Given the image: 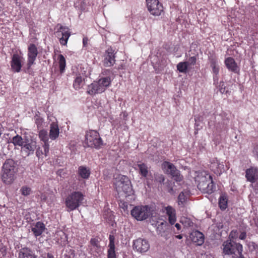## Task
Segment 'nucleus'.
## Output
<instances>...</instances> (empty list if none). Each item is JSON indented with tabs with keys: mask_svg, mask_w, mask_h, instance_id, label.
Wrapping results in <instances>:
<instances>
[{
	"mask_svg": "<svg viewBox=\"0 0 258 258\" xmlns=\"http://www.w3.org/2000/svg\"><path fill=\"white\" fill-rule=\"evenodd\" d=\"M45 229V226L41 222H37L32 226L31 230L36 237L41 235Z\"/></svg>",
	"mask_w": 258,
	"mask_h": 258,
	"instance_id": "obj_21",
	"label": "nucleus"
},
{
	"mask_svg": "<svg viewBox=\"0 0 258 258\" xmlns=\"http://www.w3.org/2000/svg\"><path fill=\"white\" fill-rule=\"evenodd\" d=\"M152 178V181L156 182L160 184L164 183L165 180L164 176L162 174L158 172L154 173Z\"/></svg>",
	"mask_w": 258,
	"mask_h": 258,
	"instance_id": "obj_35",
	"label": "nucleus"
},
{
	"mask_svg": "<svg viewBox=\"0 0 258 258\" xmlns=\"http://www.w3.org/2000/svg\"><path fill=\"white\" fill-rule=\"evenodd\" d=\"M88 39L87 38H84L83 39V43L84 46H86L87 44Z\"/></svg>",
	"mask_w": 258,
	"mask_h": 258,
	"instance_id": "obj_48",
	"label": "nucleus"
},
{
	"mask_svg": "<svg viewBox=\"0 0 258 258\" xmlns=\"http://www.w3.org/2000/svg\"><path fill=\"white\" fill-rule=\"evenodd\" d=\"M175 227L178 230H179L181 229V225L178 223H176L175 224Z\"/></svg>",
	"mask_w": 258,
	"mask_h": 258,
	"instance_id": "obj_49",
	"label": "nucleus"
},
{
	"mask_svg": "<svg viewBox=\"0 0 258 258\" xmlns=\"http://www.w3.org/2000/svg\"><path fill=\"white\" fill-rule=\"evenodd\" d=\"M21 191L22 195L27 196L29 195L31 192V189L27 186H23L21 188Z\"/></svg>",
	"mask_w": 258,
	"mask_h": 258,
	"instance_id": "obj_39",
	"label": "nucleus"
},
{
	"mask_svg": "<svg viewBox=\"0 0 258 258\" xmlns=\"http://www.w3.org/2000/svg\"><path fill=\"white\" fill-rule=\"evenodd\" d=\"M41 199L43 200H46V198L45 196H42Z\"/></svg>",
	"mask_w": 258,
	"mask_h": 258,
	"instance_id": "obj_51",
	"label": "nucleus"
},
{
	"mask_svg": "<svg viewBox=\"0 0 258 258\" xmlns=\"http://www.w3.org/2000/svg\"><path fill=\"white\" fill-rule=\"evenodd\" d=\"M227 197L225 194H222L219 199V206L221 210H225L227 207Z\"/></svg>",
	"mask_w": 258,
	"mask_h": 258,
	"instance_id": "obj_32",
	"label": "nucleus"
},
{
	"mask_svg": "<svg viewBox=\"0 0 258 258\" xmlns=\"http://www.w3.org/2000/svg\"><path fill=\"white\" fill-rule=\"evenodd\" d=\"M98 82L101 86V88L103 89V91L104 92L107 87H108L111 83V80L109 77H104L100 79Z\"/></svg>",
	"mask_w": 258,
	"mask_h": 258,
	"instance_id": "obj_33",
	"label": "nucleus"
},
{
	"mask_svg": "<svg viewBox=\"0 0 258 258\" xmlns=\"http://www.w3.org/2000/svg\"><path fill=\"white\" fill-rule=\"evenodd\" d=\"M229 236H231L232 237H233L232 232L230 233Z\"/></svg>",
	"mask_w": 258,
	"mask_h": 258,
	"instance_id": "obj_53",
	"label": "nucleus"
},
{
	"mask_svg": "<svg viewBox=\"0 0 258 258\" xmlns=\"http://www.w3.org/2000/svg\"><path fill=\"white\" fill-rule=\"evenodd\" d=\"M209 60L210 61V66L212 68L213 72L217 75L219 73V68L217 64V60L216 57L214 55L209 56Z\"/></svg>",
	"mask_w": 258,
	"mask_h": 258,
	"instance_id": "obj_28",
	"label": "nucleus"
},
{
	"mask_svg": "<svg viewBox=\"0 0 258 258\" xmlns=\"http://www.w3.org/2000/svg\"><path fill=\"white\" fill-rule=\"evenodd\" d=\"M148 11L151 15L160 16L163 11L162 5L158 0H146Z\"/></svg>",
	"mask_w": 258,
	"mask_h": 258,
	"instance_id": "obj_8",
	"label": "nucleus"
},
{
	"mask_svg": "<svg viewBox=\"0 0 258 258\" xmlns=\"http://www.w3.org/2000/svg\"><path fill=\"white\" fill-rule=\"evenodd\" d=\"M46 258H54L53 255L51 253H47Z\"/></svg>",
	"mask_w": 258,
	"mask_h": 258,
	"instance_id": "obj_47",
	"label": "nucleus"
},
{
	"mask_svg": "<svg viewBox=\"0 0 258 258\" xmlns=\"http://www.w3.org/2000/svg\"><path fill=\"white\" fill-rule=\"evenodd\" d=\"M175 237L177 239H181L182 238V235L179 234V235H176Z\"/></svg>",
	"mask_w": 258,
	"mask_h": 258,
	"instance_id": "obj_50",
	"label": "nucleus"
},
{
	"mask_svg": "<svg viewBox=\"0 0 258 258\" xmlns=\"http://www.w3.org/2000/svg\"><path fill=\"white\" fill-rule=\"evenodd\" d=\"M15 163L12 159L6 160L3 166L2 178L7 184L12 183L15 179Z\"/></svg>",
	"mask_w": 258,
	"mask_h": 258,
	"instance_id": "obj_2",
	"label": "nucleus"
},
{
	"mask_svg": "<svg viewBox=\"0 0 258 258\" xmlns=\"http://www.w3.org/2000/svg\"><path fill=\"white\" fill-rule=\"evenodd\" d=\"M75 5H76V7H78V6L77 5V3H75Z\"/></svg>",
	"mask_w": 258,
	"mask_h": 258,
	"instance_id": "obj_56",
	"label": "nucleus"
},
{
	"mask_svg": "<svg viewBox=\"0 0 258 258\" xmlns=\"http://www.w3.org/2000/svg\"><path fill=\"white\" fill-rule=\"evenodd\" d=\"M84 195L80 191H73L69 194L65 200V205L68 212L77 209L82 203Z\"/></svg>",
	"mask_w": 258,
	"mask_h": 258,
	"instance_id": "obj_4",
	"label": "nucleus"
},
{
	"mask_svg": "<svg viewBox=\"0 0 258 258\" xmlns=\"http://www.w3.org/2000/svg\"><path fill=\"white\" fill-rule=\"evenodd\" d=\"M210 167L217 174L220 175L222 172L224 171V166L223 164L220 163L217 158H214L212 160Z\"/></svg>",
	"mask_w": 258,
	"mask_h": 258,
	"instance_id": "obj_19",
	"label": "nucleus"
},
{
	"mask_svg": "<svg viewBox=\"0 0 258 258\" xmlns=\"http://www.w3.org/2000/svg\"><path fill=\"white\" fill-rule=\"evenodd\" d=\"M197 60V56H193L190 57L189 58L188 60L185 62H187V64H188V66L189 67L190 66L195 65L196 63Z\"/></svg>",
	"mask_w": 258,
	"mask_h": 258,
	"instance_id": "obj_40",
	"label": "nucleus"
},
{
	"mask_svg": "<svg viewBox=\"0 0 258 258\" xmlns=\"http://www.w3.org/2000/svg\"><path fill=\"white\" fill-rule=\"evenodd\" d=\"M215 127L217 131H220L224 128L225 124V119L221 115L215 117Z\"/></svg>",
	"mask_w": 258,
	"mask_h": 258,
	"instance_id": "obj_29",
	"label": "nucleus"
},
{
	"mask_svg": "<svg viewBox=\"0 0 258 258\" xmlns=\"http://www.w3.org/2000/svg\"><path fill=\"white\" fill-rule=\"evenodd\" d=\"M23 57L18 54L13 55L11 66L12 69L14 72H20L22 68V59Z\"/></svg>",
	"mask_w": 258,
	"mask_h": 258,
	"instance_id": "obj_14",
	"label": "nucleus"
},
{
	"mask_svg": "<svg viewBox=\"0 0 258 258\" xmlns=\"http://www.w3.org/2000/svg\"><path fill=\"white\" fill-rule=\"evenodd\" d=\"M137 166L139 169L140 174L144 177H147L148 174L149 173L147 165L146 164L142 163L141 162H138V163L137 164Z\"/></svg>",
	"mask_w": 258,
	"mask_h": 258,
	"instance_id": "obj_30",
	"label": "nucleus"
},
{
	"mask_svg": "<svg viewBox=\"0 0 258 258\" xmlns=\"http://www.w3.org/2000/svg\"><path fill=\"white\" fill-rule=\"evenodd\" d=\"M43 154L44 155V149L43 151L42 149L40 147L38 148V149H37L36 151V155L37 157L39 158L42 155H43Z\"/></svg>",
	"mask_w": 258,
	"mask_h": 258,
	"instance_id": "obj_43",
	"label": "nucleus"
},
{
	"mask_svg": "<svg viewBox=\"0 0 258 258\" xmlns=\"http://www.w3.org/2000/svg\"><path fill=\"white\" fill-rule=\"evenodd\" d=\"M225 64L227 68L230 71L236 73L238 72V67L234 58L229 57L225 59Z\"/></svg>",
	"mask_w": 258,
	"mask_h": 258,
	"instance_id": "obj_23",
	"label": "nucleus"
},
{
	"mask_svg": "<svg viewBox=\"0 0 258 258\" xmlns=\"http://www.w3.org/2000/svg\"><path fill=\"white\" fill-rule=\"evenodd\" d=\"M83 9H84V7H83V6H81V9H83Z\"/></svg>",
	"mask_w": 258,
	"mask_h": 258,
	"instance_id": "obj_55",
	"label": "nucleus"
},
{
	"mask_svg": "<svg viewBox=\"0 0 258 258\" xmlns=\"http://www.w3.org/2000/svg\"><path fill=\"white\" fill-rule=\"evenodd\" d=\"M84 144L88 147L99 149L103 145V141L97 131L90 130L86 133Z\"/></svg>",
	"mask_w": 258,
	"mask_h": 258,
	"instance_id": "obj_6",
	"label": "nucleus"
},
{
	"mask_svg": "<svg viewBox=\"0 0 258 258\" xmlns=\"http://www.w3.org/2000/svg\"><path fill=\"white\" fill-rule=\"evenodd\" d=\"M26 137H28V136L24 135L23 137H21L17 135L12 138L11 143H12L15 146H20L22 148L25 143V141L24 139Z\"/></svg>",
	"mask_w": 258,
	"mask_h": 258,
	"instance_id": "obj_27",
	"label": "nucleus"
},
{
	"mask_svg": "<svg viewBox=\"0 0 258 258\" xmlns=\"http://www.w3.org/2000/svg\"><path fill=\"white\" fill-rule=\"evenodd\" d=\"M39 137L44 142L42 147L44 150V155L47 156L49 150L47 132L44 130H41L39 133Z\"/></svg>",
	"mask_w": 258,
	"mask_h": 258,
	"instance_id": "obj_15",
	"label": "nucleus"
},
{
	"mask_svg": "<svg viewBox=\"0 0 258 258\" xmlns=\"http://www.w3.org/2000/svg\"><path fill=\"white\" fill-rule=\"evenodd\" d=\"M195 177L198 188L204 193L211 194L214 191V184L212 176L207 171H196Z\"/></svg>",
	"mask_w": 258,
	"mask_h": 258,
	"instance_id": "obj_1",
	"label": "nucleus"
},
{
	"mask_svg": "<svg viewBox=\"0 0 258 258\" xmlns=\"http://www.w3.org/2000/svg\"><path fill=\"white\" fill-rule=\"evenodd\" d=\"M38 121H39V119H36V123H38Z\"/></svg>",
	"mask_w": 258,
	"mask_h": 258,
	"instance_id": "obj_54",
	"label": "nucleus"
},
{
	"mask_svg": "<svg viewBox=\"0 0 258 258\" xmlns=\"http://www.w3.org/2000/svg\"><path fill=\"white\" fill-rule=\"evenodd\" d=\"M115 188L118 194L123 192L127 196L133 194L131 182L126 176L119 175L114 183Z\"/></svg>",
	"mask_w": 258,
	"mask_h": 258,
	"instance_id": "obj_5",
	"label": "nucleus"
},
{
	"mask_svg": "<svg viewBox=\"0 0 258 258\" xmlns=\"http://www.w3.org/2000/svg\"><path fill=\"white\" fill-rule=\"evenodd\" d=\"M90 243L93 246H98L99 241L95 238H92L90 240Z\"/></svg>",
	"mask_w": 258,
	"mask_h": 258,
	"instance_id": "obj_44",
	"label": "nucleus"
},
{
	"mask_svg": "<svg viewBox=\"0 0 258 258\" xmlns=\"http://www.w3.org/2000/svg\"><path fill=\"white\" fill-rule=\"evenodd\" d=\"M131 215L138 221L145 220L151 215L150 208L148 206H136L131 211Z\"/></svg>",
	"mask_w": 258,
	"mask_h": 258,
	"instance_id": "obj_7",
	"label": "nucleus"
},
{
	"mask_svg": "<svg viewBox=\"0 0 258 258\" xmlns=\"http://www.w3.org/2000/svg\"><path fill=\"white\" fill-rule=\"evenodd\" d=\"M190 238L192 242L197 245H201L204 242V236L202 232L199 231L192 232L190 235Z\"/></svg>",
	"mask_w": 258,
	"mask_h": 258,
	"instance_id": "obj_20",
	"label": "nucleus"
},
{
	"mask_svg": "<svg viewBox=\"0 0 258 258\" xmlns=\"http://www.w3.org/2000/svg\"><path fill=\"white\" fill-rule=\"evenodd\" d=\"M223 252L225 254L231 255L232 258H245L242 254V245L233 240L225 241L223 244Z\"/></svg>",
	"mask_w": 258,
	"mask_h": 258,
	"instance_id": "obj_3",
	"label": "nucleus"
},
{
	"mask_svg": "<svg viewBox=\"0 0 258 258\" xmlns=\"http://www.w3.org/2000/svg\"><path fill=\"white\" fill-rule=\"evenodd\" d=\"M57 33H61L62 35L61 37L59 39L60 44L63 45H66L71 35L70 32L69 31L68 28L60 25Z\"/></svg>",
	"mask_w": 258,
	"mask_h": 258,
	"instance_id": "obj_18",
	"label": "nucleus"
},
{
	"mask_svg": "<svg viewBox=\"0 0 258 258\" xmlns=\"http://www.w3.org/2000/svg\"><path fill=\"white\" fill-rule=\"evenodd\" d=\"M59 130L56 122H53L50 124L49 137L52 140H55L59 136Z\"/></svg>",
	"mask_w": 258,
	"mask_h": 258,
	"instance_id": "obj_25",
	"label": "nucleus"
},
{
	"mask_svg": "<svg viewBox=\"0 0 258 258\" xmlns=\"http://www.w3.org/2000/svg\"><path fill=\"white\" fill-rule=\"evenodd\" d=\"M166 214L168 216V220L169 223L173 225L176 220V214L175 209L170 206H168L165 208Z\"/></svg>",
	"mask_w": 258,
	"mask_h": 258,
	"instance_id": "obj_24",
	"label": "nucleus"
},
{
	"mask_svg": "<svg viewBox=\"0 0 258 258\" xmlns=\"http://www.w3.org/2000/svg\"><path fill=\"white\" fill-rule=\"evenodd\" d=\"M103 92V89L98 81H94L92 84L88 85L87 91V93L91 95H94Z\"/></svg>",
	"mask_w": 258,
	"mask_h": 258,
	"instance_id": "obj_17",
	"label": "nucleus"
},
{
	"mask_svg": "<svg viewBox=\"0 0 258 258\" xmlns=\"http://www.w3.org/2000/svg\"><path fill=\"white\" fill-rule=\"evenodd\" d=\"M109 239V243L108 245L109 248L107 251V257L116 258L115 251L114 236L113 235H110Z\"/></svg>",
	"mask_w": 258,
	"mask_h": 258,
	"instance_id": "obj_22",
	"label": "nucleus"
},
{
	"mask_svg": "<svg viewBox=\"0 0 258 258\" xmlns=\"http://www.w3.org/2000/svg\"><path fill=\"white\" fill-rule=\"evenodd\" d=\"M83 80L84 79L80 75L78 76L75 78L74 82L73 83V86L74 88L77 90L82 88L83 85Z\"/></svg>",
	"mask_w": 258,
	"mask_h": 258,
	"instance_id": "obj_36",
	"label": "nucleus"
},
{
	"mask_svg": "<svg viewBox=\"0 0 258 258\" xmlns=\"http://www.w3.org/2000/svg\"><path fill=\"white\" fill-rule=\"evenodd\" d=\"M186 198L183 192L180 193L178 197L179 205L180 203L183 204L186 201Z\"/></svg>",
	"mask_w": 258,
	"mask_h": 258,
	"instance_id": "obj_41",
	"label": "nucleus"
},
{
	"mask_svg": "<svg viewBox=\"0 0 258 258\" xmlns=\"http://www.w3.org/2000/svg\"><path fill=\"white\" fill-rule=\"evenodd\" d=\"M59 70L61 73H62L66 67V59L62 54L58 56Z\"/></svg>",
	"mask_w": 258,
	"mask_h": 258,
	"instance_id": "obj_38",
	"label": "nucleus"
},
{
	"mask_svg": "<svg viewBox=\"0 0 258 258\" xmlns=\"http://www.w3.org/2000/svg\"><path fill=\"white\" fill-rule=\"evenodd\" d=\"M38 54V50L36 46L34 44H30L28 47V68L29 69L31 66L34 64V61Z\"/></svg>",
	"mask_w": 258,
	"mask_h": 258,
	"instance_id": "obj_13",
	"label": "nucleus"
},
{
	"mask_svg": "<svg viewBox=\"0 0 258 258\" xmlns=\"http://www.w3.org/2000/svg\"><path fill=\"white\" fill-rule=\"evenodd\" d=\"M19 258H37V256L30 249L24 247L20 250Z\"/></svg>",
	"mask_w": 258,
	"mask_h": 258,
	"instance_id": "obj_26",
	"label": "nucleus"
},
{
	"mask_svg": "<svg viewBox=\"0 0 258 258\" xmlns=\"http://www.w3.org/2000/svg\"><path fill=\"white\" fill-rule=\"evenodd\" d=\"M79 175L84 179H87L90 175L89 169L85 166H80L78 169Z\"/></svg>",
	"mask_w": 258,
	"mask_h": 258,
	"instance_id": "obj_31",
	"label": "nucleus"
},
{
	"mask_svg": "<svg viewBox=\"0 0 258 258\" xmlns=\"http://www.w3.org/2000/svg\"><path fill=\"white\" fill-rule=\"evenodd\" d=\"M219 87H220L219 91L222 94H224L227 92L225 90V87L224 86V83L223 81H221L220 82Z\"/></svg>",
	"mask_w": 258,
	"mask_h": 258,
	"instance_id": "obj_42",
	"label": "nucleus"
},
{
	"mask_svg": "<svg viewBox=\"0 0 258 258\" xmlns=\"http://www.w3.org/2000/svg\"><path fill=\"white\" fill-rule=\"evenodd\" d=\"M114 50L109 47L105 52L103 64L105 67L112 66L115 62Z\"/></svg>",
	"mask_w": 258,
	"mask_h": 258,
	"instance_id": "obj_12",
	"label": "nucleus"
},
{
	"mask_svg": "<svg viewBox=\"0 0 258 258\" xmlns=\"http://www.w3.org/2000/svg\"><path fill=\"white\" fill-rule=\"evenodd\" d=\"M162 166L164 169H166V173L170 174L175 180L180 181L182 180L183 176L180 174V171L172 163L165 161L163 163Z\"/></svg>",
	"mask_w": 258,
	"mask_h": 258,
	"instance_id": "obj_9",
	"label": "nucleus"
},
{
	"mask_svg": "<svg viewBox=\"0 0 258 258\" xmlns=\"http://www.w3.org/2000/svg\"><path fill=\"white\" fill-rule=\"evenodd\" d=\"M245 177L247 181L253 183L258 179V169L251 167L245 171Z\"/></svg>",
	"mask_w": 258,
	"mask_h": 258,
	"instance_id": "obj_16",
	"label": "nucleus"
},
{
	"mask_svg": "<svg viewBox=\"0 0 258 258\" xmlns=\"http://www.w3.org/2000/svg\"><path fill=\"white\" fill-rule=\"evenodd\" d=\"M255 225L258 227V218L255 221Z\"/></svg>",
	"mask_w": 258,
	"mask_h": 258,
	"instance_id": "obj_52",
	"label": "nucleus"
},
{
	"mask_svg": "<svg viewBox=\"0 0 258 258\" xmlns=\"http://www.w3.org/2000/svg\"><path fill=\"white\" fill-rule=\"evenodd\" d=\"M246 234L244 232H242L239 235V238L241 240H243L246 238Z\"/></svg>",
	"mask_w": 258,
	"mask_h": 258,
	"instance_id": "obj_45",
	"label": "nucleus"
},
{
	"mask_svg": "<svg viewBox=\"0 0 258 258\" xmlns=\"http://www.w3.org/2000/svg\"><path fill=\"white\" fill-rule=\"evenodd\" d=\"M168 191L170 194H173L174 192L173 187L172 186H169L168 187Z\"/></svg>",
	"mask_w": 258,
	"mask_h": 258,
	"instance_id": "obj_46",
	"label": "nucleus"
},
{
	"mask_svg": "<svg viewBox=\"0 0 258 258\" xmlns=\"http://www.w3.org/2000/svg\"><path fill=\"white\" fill-rule=\"evenodd\" d=\"M167 225L168 223L165 221L162 222L158 224L156 228L157 234L161 235V236H163Z\"/></svg>",
	"mask_w": 258,
	"mask_h": 258,
	"instance_id": "obj_34",
	"label": "nucleus"
},
{
	"mask_svg": "<svg viewBox=\"0 0 258 258\" xmlns=\"http://www.w3.org/2000/svg\"><path fill=\"white\" fill-rule=\"evenodd\" d=\"M24 139L25 142L22 149L27 153V156L33 154L37 147L36 141L31 136L26 137Z\"/></svg>",
	"mask_w": 258,
	"mask_h": 258,
	"instance_id": "obj_11",
	"label": "nucleus"
},
{
	"mask_svg": "<svg viewBox=\"0 0 258 258\" xmlns=\"http://www.w3.org/2000/svg\"><path fill=\"white\" fill-rule=\"evenodd\" d=\"M133 247L136 251L140 253H144L149 250L150 245L147 239L139 238L134 241Z\"/></svg>",
	"mask_w": 258,
	"mask_h": 258,
	"instance_id": "obj_10",
	"label": "nucleus"
},
{
	"mask_svg": "<svg viewBox=\"0 0 258 258\" xmlns=\"http://www.w3.org/2000/svg\"><path fill=\"white\" fill-rule=\"evenodd\" d=\"M189 66L185 61L180 62L177 64V70L180 72L182 73H186Z\"/></svg>",
	"mask_w": 258,
	"mask_h": 258,
	"instance_id": "obj_37",
	"label": "nucleus"
}]
</instances>
